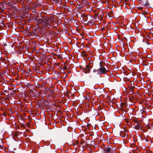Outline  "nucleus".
I'll return each instance as SVG.
<instances>
[{
    "label": "nucleus",
    "mask_w": 153,
    "mask_h": 153,
    "mask_svg": "<svg viewBox=\"0 0 153 153\" xmlns=\"http://www.w3.org/2000/svg\"><path fill=\"white\" fill-rule=\"evenodd\" d=\"M98 69H95L94 70L93 72H97H97H98Z\"/></svg>",
    "instance_id": "423d86ee"
},
{
    "label": "nucleus",
    "mask_w": 153,
    "mask_h": 153,
    "mask_svg": "<svg viewBox=\"0 0 153 153\" xmlns=\"http://www.w3.org/2000/svg\"><path fill=\"white\" fill-rule=\"evenodd\" d=\"M113 147L111 146H106L103 148L104 153H111L113 152Z\"/></svg>",
    "instance_id": "f257e3e1"
},
{
    "label": "nucleus",
    "mask_w": 153,
    "mask_h": 153,
    "mask_svg": "<svg viewBox=\"0 0 153 153\" xmlns=\"http://www.w3.org/2000/svg\"><path fill=\"white\" fill-rule=\"evenodd\" d=\"M91 68V67L89 65H86L85 68V72L86 73H88L90 71V69Z\"/></svg>",
    "instance_id": "7ed1b4c3"
},
{
    "label": "nucleus",
    "mask_w": 153,
    "mask_h": 153,
    "mask_svg": "<svg viewBox=\"0 0 153 153\" xmlns=\"http://www.w3.org/2000/svg\"><path fill=\"white\" fill-rule=\"evenodd\" d=\"M37 23H43L44 20L42 19H39L36 20Z\"/></svg>",
    "instance_id": "20e7f679"
},
{
    "label": "nucleus",
    "mask_w": 153,
    "mask_h": 153,
    "mask_svg": "<svg viewBox=\"0 0 153 153\" xmlns=\"http://www.w3.org/2000/svg\"><path fill=\"white\" fill-rule=\"evenodd\" d=\"M135 129L137 130L139 129L140 128V124H139L137 123V124L135 126Z\"/></svg>",
    "instance_id": "39448f33"
},
{
    "label": "nucleus",
    "mask_w": 153,
    "mask_h": 153,
    "mask_svg": "<svg viewBox=\"0 0 153 153\" xmlns=\"http://www.w3.org/2000/svg\"><path fill=\"white\" fill-rule=\"evenodd\" d=\"M106 73V69L103 67L100 66V68L98 69L97 74L101 75Z\"/></svg>",
    "instance_id": "f03ea898"
}]
</instances>
